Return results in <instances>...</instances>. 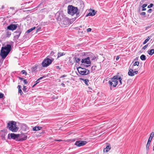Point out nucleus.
<instances>
[{
    "instance_id": "obj_1",
    "label": "nucleus",
    "mask_w": 154,
    "mask_h": 154,
    "mask_svg": "<svg viewBox=\"0 0 154 154\" xmlns=\"http://www.w3.org/2000/svg\"><path fill=\"white\" fill-rule=\"evenodd\" d=\"M11 46L10 45H7L4 47H2L0 53V55L3 59H4L11 51Z\"/></svg>"
},
{
    "instance_id": "obj_2",
    "label": "nucleus",
    "mask_w": 154,
    "mask_h": 154,
    "mask_svg": "<svg viewBox=\"0 0 154 154\" xmlns=\"http://www.w3.org/2000/svg\"><path fill=\"white\" fill-rule=\"evenodd\" d=\"M67 9L69 14L72 16H73L75 14L77 17H79V12L78 11L77 7L69 5Z\"/></svg>"
},
{
    "instance_id": "obj_3",
    "label": "nucleus",
    "mask_w": 154,
    "mask_h": 154,
    "mask_svg": "<svg viewBox=\"0 0 154 154\" xmlns=\"http://www.w3.org/2000/svg\"><path fill=\"white\" fill-rule=\"evenodd\" d=\"M16 122L11 121L8 123L7 128L9 129L14 132H16L18 130V128L16 125Z\"/></svg>"
},
{
    "instance_id": "obj_4",
    "label": "nucleus",
    "mask_w": 154,
    "mask_h": 154,
    "mask_svg": "<svg viewBox=\"0 0 154 154\" xmlns=\"http://www.w3.org/2000/svg\"><path fill=\"white\" fill-rule=\"evenodd\" d=\"M58 20L60 22L59 23L62 26L64 27V25H67L69 24V20L66 17H63L61 15H60L58 18Z\"/></svg>"
},
{
    "instance_id": "obj_5",
    "label": "nucleus",
    "mask_w": 154,
    "mask_h": 154,
    "mask_svg": "<svg viewBox=\"0 0 154 154\" xmlns=\"http://www.w3.org/2000/svg\"><path fill=\"white\" fill-rule=\"evenodd\" d=\"M118 77L117 75L114 76L112 78H111V80L109 81V83L110 86H112L113 84V86L115 87L118 84Z\"/></svg>"
},
{
    "instance_id": "obj_6",
    "label": "nucleus",
    "mask_w": 154,
    "mask_h": 154,
    "mask_svg": "<svg viewBox=\"0 0 154 154\" xmlns=\"http://www.w3.org/2000/svg\"><path fill=\"white\" fill-rule=\"evenodd\" d=\"M20 134H16L14 133L9 134L8 135V138L9 139H11L15 140L18 141H20Z\"/></svg>"
},
{
    "instance_id": "obj_7",
    "label": "nucleus",
    "mask_w": 154,
    "mask_h": 154,
    "mask_svg": "<svg viewBox=\"0 0 154 154\" xmlns=\"http://www.w3.org/2000/svg\"><path fill=\"white\" fill-rule=\"evenodd\" d=\"M77 70L79 73L82 75H87L90 73V71L85 68L79 67L77 68Z\"/></svg>"
},
{
    "instance_id": "obj_8",
    "label": "nucleus",
    "mask_w": 154,
    "mask_h": 154,
    "mask_svg": "<svg viewBox=\"0 0 154 154\" xmlns=\"http://www.w3.org/2000/svg\"><path fill=\"white\" fill-rule=\"evenodd\" d=\"M54 60L53 58L51 59L48 57L46 58L43 60L42 63V66L44 67L48 66Z\"/></svg>"
},
{
    "instance_id": "obj_9",
    "label": "nucleus",
    "mask_w": 154,
    "mask_h": 154,
    "mask_svg": "<svg viewBox=\"0 0 154 154\" xmlns=\"http://www.w3.org/2000/svg\"><path fill=\"white\" fill-rule=\"evenodd\" d=\"M82 64L84 63L87 64H91V62L90 60V57H89L82 59L81 61Z\"/></svg>"
},
{
    "instance_id": "obj_10",
    "label": "nucleus",
    "mask_w": 154,
    "mask_h": 154,
    "mask_svg": "<svg viewBox=\"0 0 154 154\" xmlns=\"http://www.w3.org/2000/svg\"><path fill=\"white\" fill-rule=\"evenodd\" d=\"M87 143V142L85 141L78 140L75 142V145L78 147L85 145Z\"/></svg>"
},
{
    "instance_id": "obj_11",
    "label": "nucleus",
    "mask_w": 154,
    "mask_h": 154,
    "mask_svg": "<svg viewBox=\"0 0 154 154\" xmlns=\"http://www.w3.org/2000/svg\"><path fill=\"white\" fill-rule=\"evenodd\" d=\"M17 24H11L10 25L8 26L7 29L9 30L14 31L17 29Z\"/></svg>"
},
{
    "instance_id": "obj_12",
    "label": "nucleus",
    "mask_w": 154,
    "mask_h": 154,
    "mask_svg": "<svg viewBox=\"0 0 154 154\" xmlns=\"http://www.w3.org/2000/svg\"><path fill=\"white\" fill-rule=\"evenodd\" d=\"M139 64V63L138 61H135L133 65L131 66V68L134 70H136L137 69Z\"/></svg>"
},
{
    "instance_id": "obj_13",
    "label": "nucleus",
    "mask_w": 154,
    "mask_h": 154,
    "mask_svg": "<svg viewBox=\"0 0 154 154\" xmlns=\"http://www.w3.org/2000/svg\"><path fill=\"white\" fill-rule=\"evenodd\" d=\"M20 141L25 140L27 138V136L26 135V134H20Z\"/></svg>"
},
{
    "instance_id": "obj_14",
    "label": "nucleus",
    "mask_w": 154,
    "mask_h": 154,
    "mask_svg": "<svg viewBox=\"0 0 154 154\" xmlns=\"http://www.w3.org/2000/svg\"><path fill=\"white\" fill-rule=\"evenodd\" d=\"M96 13V12H95L94 10H91L90 12L86 15V17L94 16L95 14Z\"/></svg>"
},
{
    "instance_id": "obj_15",
    "label": "nucleus",
    "mask_w": 154,
    "mask_h": 154,
    "mask_svg": "<svg viewBox=\"0 0 154 154\" xmlns=\"http://www.w3.org/2000/svg\"><path fill=\"white\" fill-rule=\"evenodd\" d=\"M21 30L20 29H19L17 30L14 32L18 34H17L15 35V37L18 38L20 36V35L21 33Z\"/></svg>"
},
{
    "instance_id": "obj_16",
    "label": "nucleus",
    "mask_w": 154,
    "mask_h": 154,
    "mask_svg": "<svg viewBox=\"0 0 154 154\" xmlns=\"http://www.w3.org/2000/svg\"><path fill=\"white\" fill-rule=\"evenodd\" d=\"M134 69H132L131 68H130L128 73V75L132 76H134V74H133V72H134Z\"/></svg>"
},
{
    "instance_id": "obj_17",
    "label": "nucleus",
    "mask_w": 154,
    "mask_h": 154,
    "mask_svg": "<svg viewBox=\"0 0 154 154\" xmlns=\"http://www.w3.org/2000/svg\"><path fill=\"white\" fill-rule=\"evenodd\" d=\"M154 133L153 132H152L150 135V136L149 138L148 142V143H151V141L154 137Z\"/></svg>"
},
{
    "instance_id": "obj_18",
    "label": "nucleus",
    "mask_w": 154,
    "mask_h": 154,
    "mask_svg": "<svg viewBox=\"0 0 154 154\" xmlns=\"http://www.w3.org/2000/svg\"><path fill=\"white\" fill-rule=\"evenodd\" d=\"M111 147L109 145H108L106 146V148H104L103 149V151L104 152H108L110 149Z\"/></svg>"
},
{
    "instance_id": "obj_19",
    "label": "nucleus",
    "mask_w": 154,
    "mask_h": 154,
    "mask_svg": "<svg viewBox=\"0 0 154 154\" xmlns=\"http://www.w3.org/2000/svg\"><path fill=\"white\" fill-rule=\"evenodd\" d=\"M42 127L39 126H35L32 129L34 131H37L41 130Z\"/></svg>"
},
{
    "instance_id": "obj_20",
    "label": "nucleus",
    "mask_w": 154,
    "mask_h": 154,
    "mask_svg": "<svg viewBox=\"0 0 154 154\" xmlns=\"http://www.w3.org/2000/svg\"><path fill=\"white\" fill-rule=\"evenodd\" d=\"M81 79L82 80H83V82H84L85 84L87 85H88V82H89V80L88 79H82V78H81Z\"/></svg>"
},
{
    "instance_id": "obj_21",
    "label": "nucleus",
    "mask_w": 154,
    "mask_h": 154,
    "mask_svg": "<svg viewBox=\"0 0 154 154\" xmlns=\"http://www.w3.org/2000/svg\"><path fill=\"white\" fill-rule=\"evenodd\" d=\"M148 53L149 55H152L154 53V49H152L148 51Z\"/></svg>"
},
{
    "instance_id": "obj_22",
    "label": "nucleus",
    "mask_w": 154,
    "mask_h": 154,
    "mask_svg": "<svg viewBox=\"0 0 154 154\" xmlns=\"http://www.w3.org/2000/svg\"><path fill=\"white\" fill-rule=\"evenodd\" d=\"M18 92L21 95H22L23 94V92L22 91V90L21 89V86L20 85H18Z\"/></svg>"
},
{
    "instance_id": "obj_23",
    "label": "nucleus",
    "mask_w": 154,
    "mask_h": 154,
    "mask_svg": "<svg viewBox=\"0 0 154 154\" xmlns=\"http://www.w3.org/2000/svg\"><path fill=\"white\" fill-rule=\"evenodd\" d=\"M65 54H64V53H62V52H58L57 54V58H59L60 57L63 56Z\"/></svg>"
},
{
    "instance_id": "obj_24",
    "label": "nucleus",
    "mask_w": 154,
    "mask_h": 154,
    "mask_svg": "<svg viewBox=\"0 0 154 154\" xmlns=\"http://www.w3.org/2000/svg\"><path fill=\"white\" fill-rule=\"evenodd\" d=\"M35 27L34 26L32 27V28H31L30 29H29L27 31H26V32L27 33H29L32 32V31H33V30L35 29Z\"/></svg>"
},
{
    "instance_id": "obj_25",
    "label": "nucleus",
    "mask_w": 154,
    "mask_h": 154,
    "mask_svg": "<svg viewBox=\"0 0 154 154\" xmlns=\"http://www.w3.org/2000/svg\"><path fill=\"white\" fill-rule=\"evenodd\" d=\"M140 58L141 60H146V58L145 55L143 54L140 56Z\"/></svg>"
},
{
    "instance_id": "obj_26",
    "label": "nucleus",
    "mask_w": 154,
    "mask_h": 154,
    "mask_svg": "<svg viewBox=\"0 0 154 154\" xmlns=\"http://www.w3.org/2000/svg\"><path fill=\"white\" fill-rule=\"evenodd\" d=\"M74 58L75 62L77 63H79L81 60V59L79 58L76 57H74Z\"/></svg>"
},
{
    "instance_id": "obj_27",
    "label": "nucleus",
    "mask_w": 154,
    "mask_h": 154,
    "mask_svg": "<svg viewBox=\"0 0 154 154\" xmlns=\"http://www.w3.org/2000/svg\"><path fill=\"white\" fill-rule=\"evenodd\" d=\"M11 34V32L8 31H7L6 33V35L7 37H10Z\"/></svg>"
},
{
    "instance_id": "obj_28",
    "label": "nucleus",
    "mask_w": 154,
    "mask_h": 154,
    "mask_svg": "<svg viewBox=\"0 0 154 154\" xmlns=\"http://www.w3.org/2000/svg\"><path fill=\"white\" fill-rule=\"evenodd\" d=\"M150 143L147 142L146 146V150L147 151H148L149 149V146H150Z\"/></svg>"
},
{
    "instance_id": "obj_29",
    "label": "nucleus",
    "mask_w": 154,
    "mask_h": 154,
    "mask_svg": "<svg viewBox=\"0 0 154 154\" xmlns=\"http://www.w3.org/2000/svg\"><path fill=\"white\" fill-rule=\"evenodd\" d=\"M7 130H5L4 134H2V137L3 138H5V135L7 134Z\"/></svg>"
},
{
    "instance_id": "obj_30",
    "label": "nucleus",
    "mask_w": 154,
    "mask_h": 154,
    "mask_svg": "<svg viewBox=\"0 0 154 154\" xmlns=\"http://www.w3.org/2000/svg\"><path fill=\"white\" fill-rule=\"evenodd\" d=\"M122 79L120 77H119L118 78V82L119 81V85H121L122 84Z\"/></svg>"
},
{
    "instance_id": "obj_31",
    "label": "nucleus",
    "mask_w": 154,
    "mask_h": 154,
    "mask_svg": "<svg viewBox=\"0 0 154 154\" xmlns=\"http://www.w3.org/2000/svg\"><path fill=\"white\" fill-rule=\"evenodd\" d=\"M150 39V38L149 37H148V38L144 41L143 44H146L149 41V40Z\"/></svg>"
},
{
    "instance_id": "obj_32",
    "label": "nucleus",
    "mask_w": 154,
    "mask_h": 154,
    "mask_svg": "<svg viewBox=\"0 0 154 154\" xmlns=\"http://www.w3.org/2000/svg\"><path fill=\"white\" fill-rule=\"evenodd\" d=\"M96 66H93L91 68V72H92L93 71L95 70L96 68Z\"/></svg>"
},
{
    "instance_id": "obj_33",
    "label": "nucleus",
    "mask_w": 154,
    "mask_h": 154,
    "mask_svg": "<svg viewBox=\"0 0 154 154\" xmlns=\"http://www.w3.org/2000/svg\"><path fill=\"white\" fill-rule=\"evenodd\" d=\"M44 76H43V77H40L39 78L38 80H37L36 82H35V83H37V84L38 83H39V82H38V81L40 80V79H42L43 78H44Z\"/></svg>"
},
{
    "instance_id": "obj_34",
    "label": "nucleus",
    "mask_w": 154,
    "mask_h": 154,
    "mask_svg": "<svg viewBox=\"0 0 154 154\" xmlns=\"http://www.w3.org/2000/svg\"><path fill=\"white\" fill-rule=\"evenodd\" d=\"M4 96V94L0 92V99L2 98Z\"/></svg>"
},
{
    "instance_id": "obj_35",
    "label": "nucleus",
    "mask_w": 154,
    "mask_h": 154,
    "mask_svg": "<svg viewBox=\"0 0 154 154\" xmlns=\"http://www.w3.org/2000/svg\"><path fill=\"white\" fill-rule=\"evenodd\" d=\"M91 60H94L96 58V57L95 56H94L93 57H91Z\"/></svg>"
},
{
    "instance_id": "obj_36",
    "label": "nucleus",
    "mask_w": 154,
    "mask_h": 154,
    "mask_svg": "<svg viewBox=\"0 0 154 154\" xmlns=\"http://www.w3.org/2000/svg\"><path fill=\"white\" fill-rule=\"evenodd\" d=\"M23 90L24 92H26V86H24L23 89Z\"/></svg>"
},
{
    "instance_id": "obj_37",
    "label": "nucleus",
    "mask_w": 154,
    "mask_h": 154,
    "mask_svg": "<svg viewBox=\"0 0 154 154\" xmlns=\"http://www.w3.org/2000/svg\"><path fill=\"white\" fill-rule=\"evenodd\" d=\"M21 72L23 74H25L26 75H27V73L25 70H23L21 71Z\"/></svg>"
},
{
    "instance_id": "obj_38",
    "label": "nucleus",
    "mask_w": 154,
    "mask_h": 154,
    "mask_svg": "<svg viewBox=\"0 0 154 154\" xmlns=\"http://www.w3.org/2000/svg\"><path fill=\"white\" fill-rule=\"evenodd\" d=\"M138 73V71H134V72H133V74H134V75H135L137 74Z\"/></svg>"
},
{
    "instance_id": "obj_39",
    "label": "nucleus",
    "mask_w": 154,
    "mask_h": 154,
    "mask_svg": "<svg viewBox=\"0 0 154 154\" xmlns=\"http://www.w3.org/2000/svg\"><path fill=\"white\" fill-rule=\"evenodd\" d=\"M153 5V4H151L150 5H149L148 6V8H151L152 7Z\"/></svg>"
},
{
    "instance_id": "obj_40",
    "label": "nucleus",
    "mask_w": 154,
    "mask_h": 154,
    "mask_svg": "<svg viewBox=\"0 0 154 154\" xmlns=\"http://www.w3.org/2000/svg\"><path fill=\"white\" fill-rule=\"evenodd\" d=\"M148 44H147L146 45H145L142 48L143 49H144V50H145L147 48V47H148Z\"/></svg>"
},
{
    "instance_id": "obj_41",
    "label": "nucleus",
    "mask_w": 154,
    "mask_h": 154,
    "mask_svg": "<svg viewBox=\"0 0 154 154\" xmlns=\"http://www.w3.org/2000/svg\"><path fill=\"white\" fill-rule=\"evenodd\" d=\"M146 14V13L145 12H142L140 13V14L141 15H145Z\"/></svg>"
},
{
    "instance_id": "obj_42",
    "label": "nucleus",
    "mask_w": 154,
    "mask_h": 154,
    "mask_svg": "<svg viewBox=\"0 0 154 154\" xmlns=\"http://www.w3.org/2000/svg\"><path fill=\"white\" fill-rule=\"evenodd\" d=\"M33 69L34 70H36L37 69V66H33Z\"/></svg>"
},
{
    "instance_id": "obj_43",
    "label": "nucleus",
    "mask_w": 154,
    "mask_h": 154,
    "mask_svg": "<svg viewBox=\"0 0 154 154\" xmlns=\"http://www.w3.org/2000/svg\"><path fill=\"white\" fill-rule=\"evenodd\" d=\"M147 6V5L146 4H144L142 6V7L143 8H144L146 7Z\"/></svg>"
},
{
    "instance_id": "obj_44",
    "label": "nucleus",
    "mask_w": 154,
    "mask_h": 154,
    "mask_svg": "<svg viewBox=\"0 0 154 154\" xmlns=\"http://www.w3.org/2000/svg\"><path fill=\"white\" fill-rule=\"evenodd\" d=\"M23 82L24 83L26 84H27L28 83V82H27V80L26 79L24 80Z\"/></svg>"
},
{
    "instance_id": "obj_45",
    "label": "nucleus",
    "mask_w": 154,
    "mask_h": 154,
    "mask_svg": "<svg viewBox=\"0 0 154 154\" xmlns=\"http://www.w3.org/2000/svg\"><path fill=\"white\" fill-rule=\"evenodd\" d=\"M91 28H89L87 29V31L88 32H90V31H91Z\"/></svg>"
},
{
    "instance_id": "obj_46",
    "label": "nucleus",
    "mask_w": 154,
    "mask_h": 154,
    "mask_svg": "<svg viewBox=\"0 0 154 154\" xmlns=\"http://www.w3.org/2000/svg\"><path fill=\"white\" fill-rule=\"evenodd\" d=\"M152 11V9H149L148 11V12L149 13H151Z\"/></svg>"
},
{
    "instance_id": "obj_47",
    "label": "nucleus",
    "mask_w": 154,
    "mask_h": 154,
    "mask_svg": "<svg viewBox=\"0 0 154 154\" xmlns=\"http://www.w3.org/2000/svg\"><path fill=\"white\" fill-rule=\"evenodd\" d=\"M66 76V75H62L61 76L60 78H64V77H65Z\"/></svg>"
},
{
    "instance_id": "obj_48",
    "label": "nucleus",
    "mask_w": 154,
    "mask_h": 154,
    "mask_svg": "<svg viewBox=\"0 0 154 154\" xmlns=\"http://www.w3.org/2000/svg\"><path fill=\"white\" fill-rule=\"evenodd\" d=\"M41 29V27H39V28H38L37 29L36 32H38Z\"/></svg>"
},
{
    "instance_id": "obj_49",
    "label": "nucleus",
    "mask_w": 154,
    "mask_h": 154,
    "mask_svg": "<svg viewBox=\"0 0 154 154\" xmlns=\"http://www.w3.org/2000/svg\"><path fill=\"white\" fill-rule=\"evenodd\" d=\"M90 65L91 64H89V65H85L84 67H88L89 66H90Z\"/></svg>"
},
{
    "instance_id": "obj_50",
    "label": "nucleus",
    "mask_w": 154,
    "mask_h": 154,
    "mask_svg": "<svg viewBox=\"0 0 154 154\" xmlns=\"http://www.w3.org/2000/svg\"><path fill=\"white\" fill-rule=\"evenodd\" d=\"M54 53L53 52H51V53L50 54V55L51 56H52L54 55Z\"/></svg>"
},
{
    "instance_id": "obj_51",
    "label": "nucleus",
    "mask_w": 154,
    "mask_h": 154,
    "mask_svg": "<svg viewBox=\"0 0 154 154\" xmlns=\"http://www.w3.org/2000/svg\"><path fill=\"white\" fill-rule=\"evenodd\" d=\"M119 56H117V57H116V60H118L119 59Z\"/></svg>"
},
{
    "instance_id": "obj_52",
    "label": "nucleus",
    "mask_w": 154,
    "mask_h": 154,
    "mask_svg": "<svg viewBox=\"0 0 154 154\" xmlns=\"http://www.w3.org/2000/svg\"><path fill=\"white\" fill-rule=\"evenodd\" d=\"M37 84V83H36L34 85L32 86V88H33Z\"/></svg>"
},
{
    "instance_id": "obj_53",
    "label": "nucleus",
    "mask_w": 154,
    "mask_h": 154,
    "mask_svg": "<svg viewBox=\"0 0 154 154\" xmlns=\"http://www.w3.org/2000/svg\"><path fill=\"white\" fill-rule=\"evenodd\" d=\"M146 10V8H143V9L142 10V11H145Z\"/></svg>"
},
{
    "instance_id": "obj_54",
    "label": "nucleus",
    "mask_w": 154,
    "mask_h": 154,
    "mask_svg": "<svg viewBox=\"0 0 154 154\" xmlns=\"http://www.w3.org/2000/svg\"><path fill=\"white\" fill-rule=\"evenodd\" d=\"M55 140L56 141H62V140Z\"/></svg>"
},
{
    "instance_id": "obj_55",
    "label": "nucleus",
    "mask_w": 154,
    "mask_h": 154,
    "mask_svg": "<svg viewBox=\"0 0 154 154\" xmlns=\"http://www.w3.org/2000/svg\"><path fill=\"white\" fill-rule=\"evenodd\" d=\"M61 85H62L63 87L65 86V84L63 83H62L61 84Z\"/></svg>"
},
{
    "instance_id": "obj_56",
    "label": "nucleus",
    "mask_w": 154,
    "mask_h": 154,
    "mask_svg": "<svg viewBox=\"0 0 154 154\" xmlns=\"http://www.w3.org/2000/svg\"><path fill=\"white\" fill-rule=\"evenodd\" d=\"M19 78L20 80H23V78H21L20 77H19Z\"/></svg>"
},
{
    "instance_id": "obj_57",
    "label": "nucleus",
    "mask_w": 154,
    "mask_h": 154,
    "mask_svg": "<svg viewBox=\"0 0 154 154\" xmlns=\"http://www.w3.org/2000/svg\"><path fill=\"white\" fill-rule=\"evenodd\" d=\"M0 66L2 64V62L1 61H0Z\"/></svg>"
},
{
    "instance_id": "obj_58",
    "label": "nucleus",
    "mask_w": 154,
    "mask_h": 154,
    "mask_svg": "<svg viewBox=\"0 0 154 154\" xmlns=\"http://www.w3.org/2000/svg\"><path fill=\"white\" fill-rule=\"evenodd\" d=\"M152 47L153 48H154V44H153V45H152Z\"/></svg>"
},
{
    "instance_id": "obj_59",
    "label": "nucleus",
    "mask_w": 154,
    "mask_h": 154,
    "mask_svg": "<svg viewBox=\"0 0 154 154\" xmlns=\"http://www.w3.org/2000/svg\"><path fill=\"white\" fill-rule=\"evenodd\" d=\"M57 68H58L59 66H57Z\"/></svg>"
},
{
    "instance_id": "obj_60",
    "label": "nucleus",
    "mask_w": 154,
    "mask_h": 154,
    "mask_svg": "<svg viewBox=\"0 0 154 154\" xmlns=\"http://www.w3.org/2000/svg\"><path fill=\"white\" fill-rule=\"evenodd\" d=\"M110 88L112 89L111 87Z\"/></svg>"
},
{
    "instance_id": "obj_61",
    "label": "nucleus",
    "mask_w": 154,
    "mask_h": 154,
    "mask_svg": "<svg viewBox=\"0 0 154 154\" xmlns=\"http://www.w3.org/2000/svg\"><path fill=\"white\" fill-rule=\"evenodd\" d=\"M1 46V45L0 44V46Z\"/></svg>"
}]
</instances>
